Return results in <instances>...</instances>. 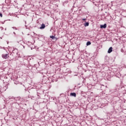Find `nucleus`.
Segmentation results:
<instances>
[{
	"mask_svg": "<svg viewBox=\"0 0 126 126\" xmlns=\"http://www.w3.org/2000/svg\"><path fill=\"white\" fill-rule=\"evenodd\" d=\"M1 57L2 59L6 60L8 58H9V54L8 53V52H7V51H6V53L2 54Z\"/></svg>",
	"mask_w": 126,
	"mask_h": 126,
	"instance_id": "f257e3e1",
	"label": "nucleus"
},
{
	"mask_svg": "<svg viewBox=\"0 0 126 126\" xmlns=\"http://www.w3.org/2000/svg\"><path fill=\"white\" fill-rule=\"evenodd\" d=\"M20 97H14L13 96H9V99L10 100H15V101H19L20 100Z\"/></svg>",
	"mask_w": 126,
	"mask_h": 126,
	"instance_id": "f03ea898",
	"label": "nucleus"
},
{
	"mask_svg": "<svg viewBox=\"0 0 126 126\" xmlns=\"http://www.w3.org/2000/svg\"><path fill=\"white\" fill-rule=\"evenodd\" d=\"M6 89H7V86H5L3 87V88H1V86H0V92L1 93V92H3V91H6Z\"/></svg>",
	"mask_w": 126,
	"mask_h": 126,
	"instance_id": "7ed1b4c3",
	"label": "nucleus"
},
{
	"mask_svg": "<svg viewBox=\"0 0 126 126\" xmlns=\"http://www.w3.org/2000/svg\"><path fill=\"white\" fill-rule=\"evenodd\" d=\"M46 27V25L45 24H42L41 25L40 27L39 28L40 29H45V28Z\"/></svg>",
	"mask_w": 126,
	"mask_h": 126,
	"instance_id": "20e7f679",
	"label": "nucleus"
},
{
	"mask_svg": "<svg viewBox=\"0 0 126 126\" xmlns=\"http://www.w3.org/2000/svg\"><path fill=\"white\" fill-rule=\"evenodd\" d=\"M100 28H103L104 29L107 28V24H104V25H101Z\"/></svg>",
	"mask_w": 126,
	"mask_h": 126,
	"instance_id": "39448f33",
	"label": "nucleus"
},
{
	"mask_svg": "<svg viewBox=\"0 0 126 126\" xmlns=\"http://www.w3.org/2000/svg\"><path fill=\"white\" fill-rule=\"evenodd\" d=\"M112 52H113V47H111L109 48V49L108 50V54H111V53H112Z\"/></svg>",
	"mask_w": 126,
	"mask_h": 126,
	"instance_id": "423d86ee",
	"label": "nucleus"
},
{
	"mask_svg": "<svg viewBox=\"0 0 126 126\" xmlns=\"http://www.w3.org/2000/svg\"><path fill=\"white\" fill-rule=\"evenodd\" d=\"M70 95L73 97H76V94L75 93H71Z\"/></svg>",
	"mask_w": 126,
	"mask_h": 126,
	"instance_id": "0eeeda50",
	"label": "nucleus"
},
{
	"mask_svg": "<svg viewBox=\"0 0 126 126\" xmlns=\"http://www.w3.org/2000/svg\"><path fill=\"white\" fill-rule=\"evenodd\" d=\"M84 26L85 27H87V26H89V23L88 22H86L85 23V24H84Z\"/></svg>",
	"mask_w": 126,
	"mask_h": 126,
	"instance_id": "6e6552de",
	"label": "nucleus"
},
{
	"mask_svg": "<svg viewBox=\"0 0 126 126\" xmlns=\"http://www.w3.org/2000/svg\"><path fill=\"white\" fill-rule=\"evenodd\" d=\"M87 46H89L90 45H91V42L88 41L86 44Z\"/></svg>",
	"mask_w": 126,
	"mask_h": 126,
	"instance_id": "1a4fd4ad",
	"label": "nucleus"
},
{
	"mask_svg": "<svg viewBox=\"0 0 126 126\" xmlns=\"http://www.w3.org/2000/svg\"><path fill=\"white\" fill-rule=\"evenodd\" d=\"M50 38H51V39H54V38H55V36L51 35V36H50Z\"/></svg>",
	"mask_w": 126,
	"mask_h": 126,
	"instance_id": "9d476101",
	"label": "nucleus"
},
{
	"mask_svg": "<svg viewBox=\"0 0 126 126\" xmlns=\"http://www.w3.org/2000/svg\"><path fill=\"white\" fill-rule=\"evenodd\" d=\"M51 99L53 100V101H56V98H55V97H52Z\"/></svg>",
	"mask_w": 126,
	"mask_h": 126,
	"instance_id": "9b49d317",
	"label": "nucleus"
},
{
	"mask_svg": "<svg viewBox=\"0 0 126 126\" xmlns=\"http://www.w3.org/2000/svg\"><path fill=\"white\" fill-rule=\"evenodd\" d=\"M13 29H15V30H17V29H16V27H12Z\"/></svg>",
	"mask_w": 126,
	"mask_h": 126,
	"instance_id": "f8f14e48",
	"label": "nucleus"
},
{
	"mask_svg": "<svg viewBox=\"0 0 126 126\" xmlns=\"http://www.w3.org/2000/svg\"><path fill=\"white\" fill-rule=\"evenodd\" d=\"M0 17H2V14L0 13Z\"/></svg>",
	"mask_w": 126,
	"mask_h": 126,
	"instance_id": "ddd939ff",
	"label": "nucleus"
},
{
	"mask_svg": "<svg viewBox=\"0 0 126 126\" xmlns=\"http://www.w3.org/2000/svg\"><path fill=\"white\" fill-rule=\"evenodd\" d=\"M82 20H83V21H84L86 20V19L83 18V19H82Z\"/></svg>",
	"mask_w": 126,
	"mask_h": 126,
	"instance_id": "4468645a",
	"label": "nucleus"
},
{
	"mask_svg": "<svg viewBox=\"0 0 126 126\" xmlns=\"http://www.w3.org/2000/svg\"><path fill=\"white\" fill-rule=\"evenodd\" d=\"M13 34H14V35H15V32H13Z\"/></svg>",
	"mask_w": 126,
	"mask_h": 126,
	"instance_id": "2eb2a0df",
	"label": "nucleus"
},
{
	"mask_svg": "<svg viewBox=\"0 0 126 126\" xmlns=\"http://www.w3.org/2000/svg\"><path fill=\"white\" fill-rule=\"evenodd\" d=\"M25 24H26V21H25Z\"/></svg>",
	"mask_w": 126,
	"mask_h": 126,
	"instance_id": "dca6fc26",
	"label": "nucleus"
},
{
	"mask_svg": "<svg viewBox=\"0 0 126 126\" xmlns=\"http://www.w3.org/2000/svg\"><path fill=\"white\" fill-rule=\"evenodd\" d=\"M5 30H6V28L5 29Z\"/></svg>",
	"mask_w": 126,
	"mask_h": 126,
	"instance_id": "f3484780",
	"label": "nucleus"
},
{
	"mask_svg": "<svg viewBox=\"0 0 126 126\" xmlns=\"http://www.w3.org/2000/svg\"><path fill=\"white\" fill-rule=\"evenodd\" d=\"M1 93L0 92V94Z\"/></svg>",
	"mask_w": 126,
	"mask_h": 126,
	"instance_id": "a211bd4d",
	"label": "nucleus"
}]
</instances>
